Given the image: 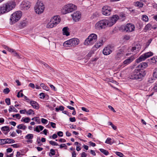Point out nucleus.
I'll return each mask as SVG.
<instances>
[{
    "mask_svg": "<svg viewBox=\"0 0 157 157\" xmlns=\"http://www.w3.org/2000/svg\"><path fill=\"white\" fill-rule=\"evenodd\" d=\"M16 6V2L14 1H9L2 4L0 6V14H3L9 12L14 9Z\"/></svg>",
    "mask_w": 157,
    "mask_h": 157,
    "instance_id": "1",
    "label": "nucleus"
},
{
    "mask_svg": "<svg viewBox=\"0 0 157 157\" xmlns=\"http://www.w3.org/2000/svg\"><path fill=\"white\" fill-rule=\"evenodd\" d=\"M145 75L146 72L144 70L136 68L129 76V78L132 79L141 80Z\"/></svg>",
    "mask_w": 157,
    "mask_h": 157,
    "instance_id": "2",
    "label": "nucleus"
},
{
    "mask_svg": "<svg viewBox=\"0 0 157 157\" xmlns=\"http://www.w3.org/2000/svg\"><path fill=\"white\" fill-rule=\"evenodd\" d=\"M79 41L78 39L73 38L68 40L65 42L63 44V46L66 48L68 49L71 47H74L77 45Z\"/></svg>",
    "mask_w": 157,
    "mask_h": 157,
    "instance_id": "3",
    "label": "nucleus"
},
{
    "mask_svg": "<svg viewBox=\"0 0 157 157\" xmlns=\"http://www.w3.org/2000/svg\"><path fill=\"white\" fill-rule=\"evenodd\" d=\"M77 9V6L72 3H69L65 5L63 7L62 12L63 14H66L73 12Z\"/></svg>",
    "mask_w": 157,
    "mask_h": 157,
    "instance_id": "4",
    "label": "nucleus"
},
{
    "mask_svg": "<svg viewBox=\"0 0 157 157\" xmlns=\"http://www.w3.org/2000/svg\"><path fill=\"white\" fill-rule=\"evenodd\" d=\"M97 40V36L94 33L91 34L85 40L84 44L90 45L93 44Z\"/></svg>",
    "mask_w": 157,
    "mask_h": 157,
    "instance_id": "5",
    "label": "nucleus"
},
{
    "mask_svg": "<svg viewBox=\"0 0 157 157\" xmlns=\"http://www.w3.org/2000/svg\"><path fill=\"white\" fill-rule=\"evenodd\" d=\"M45 8V6L43 3L39 0L37 1L34 7L35 12L38 14L43 13Z\"/></svg>",
    "mask_w": 157,
    "mask_h": 157,
    "instance_id": "6",
    "label": "nucleus"
},
{
    "mask_svg": "<svg viewBox=\"0 0 157 157\" xmlns=\"http://www.w3.org/2000/svg\"><path fill=\"white\" fill-rule=\"evenodd\" d=\"M21 16V12L20 11H16L12 14L10 18L11 24H13L17 21L20 19Z\"/></svg>",
    "mask_w": 157,
    "mask_h": 157,
    "instance_id": "7",
    "label": "nucleus"
},
{
    "mask_svg": "<svg viewBox=\"0 0 157 157\" xmlns=\"http://www.w3.org/2000/svg\"><path fill=\"white\" fill-rule=\"evenodd\" d=\"M108 20L103 19L98 22L95 25V28L97 29H105L109 26Z\"/></svg>",
    "mask_w": 157,
    "mask_h": 157,
    "instance_id": "8",
    "label": "nucleus"
},
{
    "mask_svg": "<svg viewBox=\"0 0 157 157\" xmlns=\"http://www.w3.org/2000/svg\"><path fill=\"white\" fill-rule=\"evenodd\" d=\"M134 25L132 24L128 23L125 25H122L121 29L123 31L127 32H131L135 30Z\"/></svg>",
    "mask_w": 157,
    "mask_h": 157,
    "instance_id": "9",
    "label": "nucleus"
},
{
    "mask_svg": "<svg viewBox=\"0 0 157 157\" xmlns=\"http://www.w3.org/2000/svg\"><path fill=\"white\" fill-rule=\"evenodd\" d=\"M153 54V53L151 52L145 53L141 55L136 60V62L137 63H139L140 62L144 60L147 58L152 56Z\"/></svg>",
    "mask_w": 157,
    "mask_h": 157,
    "instance_id": "10",
    "label": "nucleus"
},
{
    "mask_svg": "<svg viewBox=\"0 0 157 157\" xmlns=\"http://www.w3.org/2000/svg\"><path fill=\"white\" fill-rule=\"evenodd\" d=\"M119 17L117 15H113L109 20H108L109 26L111 27L119 19Z\"/></svg>",
    "mask_w": 157,
    "mask_h": 157,
    "instance_id": "11",
    "label": "nucleus"
},
{
    "mask_svg": "<svg viewBox=\"0 0 157 157\" xmlns=\"http://www.w3.org/2000/svg\"><path fill=\"white\" fill-rule=\"evenodd\" d=\"M111 10L110 7L107 6H104L102 9V13L105 16H109L111 14Z\"/></svg>",
    "mask_w": 157,
    "mask_h": 157,
    "instance_id": "12",
    "label": "nucleus"
},
{
    "mask_svg": "<svg viewBox=\"0 0 157 157\" xmlns=\"http://www.w3.org/2000/svg\"><path fill=\"white\" fill-rule=\"evenodd\" d=\"M141 48V47L140 45H136L135 46L129 47L128 50V52H134L136 54L139 52Z\"/></svg>",
    "mask_w": 157,
    "mask_h": 157,
    "instance_id": "13",
    "label": "nucleus"
},
{
    "mask_svg": "<svg viewBox=\"0 0 157 157\" xmlns=\"http://www.w3.org/2000/svg\"><path fill=\"white\" fill-rule=\"evenodd\" d=\"M112 48L110 46H108L104 48L102 51L103 54L105 55H108L111 54L112 52Z\"/></svg>",
    "mask_w": 157,
    "mask_h": 157,
    "instance_id": "14",
    "label": "nucleus"
},
{
    "mask_svg": "<svg viewBox=\"0 0 157 157\" xmlns=\"http://www.w3.org/2000/svg\"><path fill=\"white\" fill-rule=\"evenodd\" d=\"M71 15L73 20L75 21H78L81 17V14L79 11L74 12Z\"/></svg>",
    "mask_w": 157,
    "mask_h": 157,
    "instance_id": "15",
    "label": "nucleus"
},
{
    "mask_svg": "<svg viewBox=\"0 0 157 157\" xmlns=\"http://www.w3.org/2000/svg\"><path fill=\"white\" fill-rule=\"evenodd\" d=\"M30 6V3L27 1L22 2L21 5V8L24 10H28Z\"/></svg>",
    "mask_w": 157,
    "mask_h": 157,
    "instance_id": "16",
    "label": "nucleus"
},
{
    "mask_svg": "<svg viewBox=\"0 0 157 157\" xmlns=\"http://www.w3.org/2000/svg\"><path fill=\"white\" fill-rule=\"evenodd\" d=\"M135 58L134 56H131L124 61L123 62V65H127L130 64L135 59Z\"/></svg>",
    "mask_w": 157,
    "mask_h": 157,
    "instance_id": "17",
    "label": "nucleus"
},
{
    "mask_svg": "<svg viewBox=\"0 0 157 157\" xmlns=\"http://www.w3.org/2000/svg\"><path fill=\"white\" fill-rule=\"evenodd\" d=\"M51 20L52 22L54 24L56 25L60 22V19L59 16H56L52 17Z\"/></svg>",
    "mask_w": 157,
    "mask_h": 157,
    "instance_id": "18",
    "label": "nucleus"
},
{
    "mask_svg": "<svg viewBox=\"0 0 157 157\" xmlns=\"http://www.w3.org/2000/svg\"><path fill=\"white\" fill-rule=\"evenodd\" d=\"M34 135L32 134H28L25 136V138L28 140L27 142L30 143H32L33 140H32L33 138Z\"/></svg>",
    "mask_w": 157,
    "mask_h": 157,
    "instance_id": "19",
    "label": "nucleus"
},
{
    "mask_svg": "<svg viewBox=\"0 0 157 157\" xmlns=\"http://www.w3.org/2000/svg\"><path fill=\"white\" fill-rule=\"evenodd\" d=\"M124 55V52L121 50H119L117 52L115 56L116 59L119 60Z\"/></svg>",
    "mask_w": 157,
    "mask_h": 157,
    "instance_id": "20",
    "label": "nucleus"
},
{
    "mask_svg": "<svg viewBox=\"0 0 157 157\" xmlns=\"http://www.w3.org/2000/svg\"><path fill=\"white\" fill-rule=\"evenodd\" d=\"M1 130L3 133L5 135L7 134L10 131L9 127L7 126L2 127Z\"/></svg>",
    "mask_w": 157,
    "mask_h": 157,
    "instance_id": "21",
    "label": "nucleus"
},
{
    "mask_svg": "<svg viewBox=\"0 0 157 157\" xmlns=\"http://www.w3.org/2000/svg\"><path fill=\"white\" fill-rule=\"evenodd\" d=\"M147 64L146 62H142L139 64L136 67L137 68L143 69L147 67Z\"/></svg>",
    "mask_w": 157,
    "mask_h": 157,
    "instance_id": "22",
    "label": "nucleus"
},
{
    "mask_svg": "<svg viewBox=\"0 0 157 157\" xmlns=\"http://www.w3.org/2000/svg\"><path fill=\"white\" fill-rule=\"evenodd\" d=\"M30 104L33 108L36 109H39V105L36 101H30Z\"/></svg>",
    "mask_w": 157,
    "mask_h": 157,
    "instance_id": "23",
    "label": "nucleus"
},
{
    "mask_svg": "<svg viewBox=\"0 0 157 157\" xmlns=\"http://www.w3.org/2000/svg\"><path fill=\"white\" fill-rule=\"evenodd\" d=\"M135 6L138 7L139 8L142 7L144 6V4L141 1H137L134 3Z\"/></svg>",
    "mask_w": 157,
    "mask_h": 157,
    "instance_id": "24",
    "label": "nucleus"
},
{
    "mask_svg": "<svg viewBox=\"0 0 157 157\" xmlns=\"http://www.w3.org/2000/svg\"><path fill=\"white\" fill-rule=\"evenodd\" d=\"M68 27H65L63 29V34L64 35L68 36L69 35L70 33L68 31Z\"/></svg>",
    "mask_w": 157,
    "mask_h": 157,
    "instance_id": "25",
    "label": "nucleus"
},
{
    "mask_svg": "<svg viewBox=\"0 0 157 157\" xmlns=\"http://www.w3.org/2000/svg\"><path fill=\"white\" fill-rule=\"evenodd\" d=\"M103 41L101 40L98 42L94 46V47L96 49H98L103 44Z\"/></svg>",
    "mask_w": 157,
    "mask_h": 157,
    "instance_id": "26",
    "label": "nucleus"
},
{
    "mask_svg": "<svg viewBox=\"0 0 157 157\" xmlns=\"http://www.w3.org/2000/svg\"><path fill=\"white\" fill-rule=\"evenodd\" d=\"M44 128V127L41 125H38L37 126L34 130L37 132H40V131H42Z\"/></svg>",
    "mask_w": 157,
    "mask_h": 157,
    "instance_id": "27",
    "label": "nucleus"
},
{
    "mask_svg": "<svg viewBox=\"0 0 157 157\" xmlns=\"http://www.w3.org/2000/svg\"><path fill=\"white\" fill-rule=\"evenodd\" d=\"M17 128L18 129H22L23 130H25L27 128V127L26 125L23 124H19L17 126Z\"/></svg>",
    "mask_w": 157,
    "mask_h": 157,
    "instance_id": "28",
    "label": "nucleus"
},
{
    "mask_svg": "<svg viewBox=\"0 0 157 157\" xmlns=\"http://www.w3.org/2000/svg\"><path fill=\"white\" fill-rule=\"evenodd\" d=\"M56 26V25L53 23L51 20L47 25L46 27L48 28H52Z\"/></svg>",
    "mask_w": 157,
    "mask_h": 157,
    "instance_id": "29",
    "label": "nucleus"
},
{
    "mask_svg": "<svg viewBox=\"0 0 157 157\" xmlns=\"http://www.w3.org/2000/svg\"><path fill=\"white\" fill-rule=\"evenodd\" d=\"M12 111L16 113L18 112V110L16 109H15L13 106L11 105L9 107V111L10 113Z\"/></svg>",
    "mask_w": 157,
    "mask_h": 157,
    "instance_id": "30",
    "label": "nucleus"
},
{
    "mask_svg": "<svg viewBox=\"0 0 157 157\" xmlns=\"http://www.w3.org/2000/svg\"><path fill=\"white\" fill-rule=\"evenodd\" d=\"M30 119L28 117H23L21 120V121L24 122L25 123H28L30 121Z\"/></svg>",
    "mask_w": 157,
    "mask_h": 157,
    "instance_id": "31",
    "label": "nucleus"
},
{
    "mask_svg": "<svg viewBox=\"0 0 157 157\" xmlns=\"http://www.w3.org/2000/svg\"><path fill=\"white\" fill-rule=\"evenodd\" d=\"M100 151L106 155H107L109 154V152L106 150L102 148H100L99 149Z\"/></svg>",
    "mask_w": 157,
    "mask_h": 157,
    "instance_id": "32",
    "label": "nucleus"
},
{
    "mask_svg": "<svg viewBox=\"0 0 157 157\" xmlns=\"http://www.w3.org/2000/svg\"><path fill=\"white\" fill-rule=\"evenodd\" d=\"M6 139V144H12L15 142V141L14 140L11 139L9 138H7Z\"/></svg>",
    "mask_w": 157,
    "mask_h": 157,
    "instance_id": "33",
    "label": "nucleus"
},
{
    "mask_svg": "<svg viewBox=\"0 0 157 157\" xmlns=\"http://www.w3.org/2000/svg\"><path fill=\"white\" fill-rule=\"evenodd\" d=\"M40 85V86H41L43 89L45 90L46 91H48L49 90V87L48 86H45L44 83H41Z\"/></svg>",
    "mask_w": 157,
    "mask_h": 157,
    "instance_id": "34",
    "label": "nucleus"
},
{
    "mask_svg": "<svg viewBox=\"0 0 157 157\" xmlns=\"http://www.w3.org/2000/svg\"><path fill=\"white\" fill-rule=\"evenodd\" d=\"M34 111L31 109H29L28 111L26 110V114L27 115H30L32 114H34Z\"/></svg>",
    "mask_w": 157,
    "mask_h": 157,
    "instance_id": "35",
    "label": "nucleus"
},
{
    "mask_svg": "<svg viewBox=\"0 0 157 157\" xmlns=\"http://www.w3.org/2000/svg\"><path fill=\"white\" fill-rule=\"evenodd\" d=\"M105 143L110 145H111L113 143V142L111 141V139L109 137L107 138Z\"/></svg>",
    "mask_w": 157,
    "mask_h": 157,
    "instance_id": "36",
    "label": "nucleus"
},
{
    "mask_svg": "<svg viewBox=\"0 0 157 157\" xmlns=\"http://www.w3.org/2000/svg\"><path fill=\"white\" fill-rule=\"evenodd\" d=\"M142 20L143 21L145 22H147L148 20V17L146 15H144L142 16Z\"/></svg>",
    "mask_w": 157,
    "mask_h": 157,
    "instance_id": "37",
    "label": "nucleus"
},
{
    "mask_svg": "<svg viewBox=\"0 0 157 157\" xmlns=\"http://www.w3.org/2000/svg\"><path fill=\"white\" fill-rule=\"evenodd\" d=\"M64 109V107L62 106H60L59 107L56 108V111L58 112L59 110L63 111Z\"/></svg>",
    "mask_w": 157,
    "mask_h": 157,
    "instance_id": "38",
    "label": "nucleus"
},
{
    "mask_svg": "<svg viewBox=\"0 0 157 157\" xmlns=\"http://www.w3.org/2000/svg\"><path fill=\"white\" fill-rule=\"evenodd\" d=\"M50 152L49 154V156H50L51 157L52 155H55L56 152L54 150L52 149L50 150Z\"/></svg>",
    "mask_w": 157,
    "mask_h": 157,
    "instance_id": "39",
    "label": "nucleus"
},
{
    "mask_svg": "<svg viewBox=\"0 0 157 157\" xmlns=\"http://www.w3.org/2000/svg\"><path fill=\"white\" fill-rule=\"evenodd\" d=\"M13 55L15 56H16L18 58L21 59V56H20L14 50V52H13Z\"/></svg>",
    "mask_w": 157,
    "mask_h": 157,
    "instance_id": "40",
    "label": "nucleus"
},
{
    "mask_svg": "<svg viewBox=\"0 0 157 157\" xmlns=\"http://www.w3.org/2000/svg\"><path fill=\"white\" fill-rule=\"evenodd\" d=\"M153 75L154 77L157 78V67L154 69Z\"/></svg>",
    "mask_w": 157,
    "mask_h": 157,
    "instance_id": "41",
    "label": "nucleus"
},
{
    "mask_svg": "<svg viewBox=\"0 0 157 157\" xmlns=\"http://www.w3.org/2000/svg\"><path fill=\"white\" fill-rule=\"evenodd\" d=\"M6 144V139H0V144L2 145Z\"/></svg>",
    "mask_w": 157,
    "mask_h": 157,
    "instance_id": "42",
    "label": "nucleus"
},
{
    "mask_svg": "<svg viewBox=\"0 0 157 157\" xmlns=\"http://www.w3.org/2000/svg\"><path fill=\"white\" fill-rule=\"evenodd\" d=\"M115 154L117 155L120 157H123L124 156L123 154L121 152L116 151Z\"/></svg>",
    "mask_w": 157,
    "mask_h": 157,
    "instance_id": "43",
    "label": "nucleus"
},
{
    "mask_svg": "<svg viewBox=\"0 0 157 157\" xmlns=\"http://www.w3.org/2000/svg\"><path fill=\"white\" fill-rule=\"evenodd\" d=\"M49 143L52 146H58L59 145L56 142L52 140L50 141Z\"/></svg>",
    "mask_w": 157,
    "mask_h": 157,
    "instance_id": "44",
    "label": "nucleus"
},
{
    "mask_svg": "<svg viewBox=\"0 0 157 157\" xmlns=\"http://www.w3.org/2000/svg\"><path fill=\"white\" fill-rule=\"evenodd\" d=\"M10 91L9 89L8 88H6L3 91V92L4 93L6 94H8Z\"/></svg>",
    "mask_w": 157,
    "mask_h": 157,
    "instance_id": "45",
    "label": "nucleus"
},
{
    "mask_svg": "<svg viewBox=\"0 0 157 157\" xmlns=\"http://www.w3.org/2000/svg\"><path fill=\"white\" fill-rule=\"evenodd\" d=\"M151 25L150 24H148L145 27V29L146 30H148L150 29Z\"/></svg>",
    "mask_w": 157,
    "mask_h": 157,
    "instance_id": "46",
    "label": "nucleus"
},
{
    "mask_svg": "<svg viewBox=\"0 0 157 157\" xmlns=\"http://www.w3.org/2000/svg\"><path fill=\"white\" fill-rule=\"evenodd\" d=\"M41 121L42 123L45 124H47L48 123V121L43 118H41Z\"/></svg>",
    "mask_w": 157,
    "mask_h": 157,
    "instance_id": "47",
    "label": "nucleus"
},
{
    "mask_svg": "<svg viewBox=\"0 0 157 157\" xmlns=\"http://www.w3.org/2000/svg\"><path fill=\"white\" fill-rule=\"evenodd\" d=\"M123 39L125 40H129L130 39V36L129 35H124L123 36Z\"/></svg>",
    "mask_w": 157,
    "mask_h": 157,
    "instance_id": "48",
    "label": "nucleus"
},
{
    "mask_svg": "<svg viewBox=\"0 0 157 157\" xmlns=\"http://www.w3.org/2000/svg\"><path fill=\"white\" fill-rule=\"evenodd\" d=\"M11 146L14 148H17L19 147L20 145L19 144H16L11 145Z\"/></svg>",
    "mask_w": 157,
    "mask_h": 157,
    "instance_id": "49",
    "label": "nucleus"
},
{
    "mask_svg": "<svg viewBox=\"0 0 157 157\" xmlns=\"http://www.w3.org/2000/svg\"><path fill=\"white\" fill-rule=\"evenodd\" d=\"M20 24L21 27L23 28L26 25L27 23L25 21H23L21 22Z\"/></svg>",
    "mask_w": 157,
    "mask_h": 157,
    "instance_id": "50",
    "label": "nucleus"
},
{
    "mask_svg": "<svg viewBox=\"0 0 157 157\" xmlns=\"http://www.w3.org/2000/svg\"><path fill=\"white\" fill-rule=\"evenodd\" d=\"M41 140L39 137H37V139L36 142L37 143V144H38V145L39 146H41L42 144L41 143Z\"/></svg>",
    "mask_w": 157,
    "mask_h": 157,
    "instance_id": "51",
    "label": "nucleus"
},
{
    "mask_svg": "<svg viewBox=\"0 0 157 157\" xmlns=\"http://www.w3.org/2000/svg\"><path fill=\"white\" fill-rule=\"evenodd\" d=\"M5 102L7 105H10V100L9 98H6L5 100Z\"/></svg>",
    "mask_w": 157,
    "mask_h": 157,
    "instance_id": "52",
    "label": "nucleus"
},
{
    "mask_svg": "<svg viewBox=\"0 0 157 157\" xmlns=\"http://www.w3.org/2000/svg\"><path fill=\"white\" fill-rule=\"evenodd\" d=\"M152 40V39H150L148 41V42L146 43V48L147 47L149 46L150 44L151 43Z\"/></svg>",
    "mask_w": 157,
    "mask_h": 157,
    "instance_id": "53",
    "label": "nucleus"
},
{
    "mask_svg": "<svg viewBox=\"0 0 157 157\" xmlns=\"http://www.w3.org/2000/svg\"><path fill=\"white\" fill-rule=\"evenodd\" d=\"M19 112L21 114H26V109H21L20 110Z\"/></svg>",
    "mask_w": 157,
    "mask_h": 157,
    "instance_id": "54",
    "label": "nucleus"
},
{
    "mask_svg": "<svg viewBox=\"0 0 157 157\" xmlns=\"http://www.w3.org/2000/svg\"><path fill=\"white\" fill-rule=\"evenodd\" d=\"M39 95L40 96V98L41 99H44L45 97V94L43 93H40V94Z\"/></svg>",
    "mask_w": 157,
    "mask_h": 157,
    "instance_id": "55",
    "label": "nucleus"
},
{
    "mask_svg": "<svg viewBox=\"0 0 157 157\" xmlns=\"http://www.w3.org/2000/svg\"><path fill=\"white\" fill-rule=\"evenodd\" d=\"M63 147H64L65 149H66L67 148V146L65 144H62L60 145V148H62Z\"/></svg>",
    "mask_w": 157,
    "mask_h": 157,
    "instance_id": "56",
    "label": "nucleus"
},
{
    "mask_svg": "<svg viewBox=\"0 0 157 157\" xmlns=\"http://www.w3.org/2000/svg\"><path fill=\"white\" fill-rule=\"evenodd\" d=\"M57 135L60 137H62L63 136V133L62 131L58 132L57 133Z\"/></svg>",
    "mask_w": 157,
    "mask_h": 157,
    "instance_id": "57",
    "label": "nucleus"
},
{
    "mask_svg": "<svg viewBox=\"0 0 157 157\" xmlns=\"http://www.w3.org/2000/svg\"><path fill=\"white\" fill-rule=\"evenodd\" d=\"M49 123L51 125V126L53 128H56V124L55 123H54L52 122H49Z\"/></svg>",
    "mask_w": 157,
    "mask_h": 157,
    "instance_id": "58",
    "label": "nucleus"
},
{
    "mask_svg": "<svg viewBox=\"0 0 157 157\" xmlns=\"http://www.w3.org/2000/svg\"><path fill=\"white\" fill-rule=\"evenodd\" d=\"M69 120L71 122H74L76 121V119L75 117H70L69 118Z\"/></svg>",
    "mask_w": 157,
    "mask_h": 157,
    "instance_id": "59",
    "label": "nucleus"
},
{
    "mask_svg": "<svg viewBox=\"0 0 157 157\" xmlns=\"http://www.w3.org/2000/svg\"><path fill=\"white\" fill-rule=\"evenodd\" d=\"M82 110L86 112H89V110L85 107H82L81 108Z\"/></svg>",
    "mask_w": 157,
    "mask_h": 157,
    "instance_id": "60",
    "label": "nucleus"
},
{
    "mask_svg": "<svg viewBox=\"0 0 157 157\" xmlns=\"http://www.w3.org/2000/svg\"><path fill=\"white\" fill-rule=\"evenodd\" d=\"M10 136L13 137H15L16 135V133L14 132H10Z\"/></svg>",
    "mask_w": 157,
    "mask_h": 157,
    "instance_id": "61",
    "label": "nucleus"
},
{
    "mask_svg": "<svg viewBox=\"0 0 157 157\" xmlns=\"http://www.w3.org/2000/svg\"><path fill=\"white\" fill-rule=\"evenodd\" d=\"M15 118L18 119H20L21 117V115L19 113L15 114Z\"/></svg>",
    "mask_w": 157,
    "mask_h": 157,
    "instance_id": "62",
    "label": "nucleus"
},
{
    "mask_svg": "<svg viewBox=\"0 0 157 157\" xmlns=\"http://www.w3.org/2000/svg\"><path fill=\"white\" fill-rule=\"evenodd\" d=\"M29 86L31 87L33 89H34L35 87L34 84L32 83H30L29 84Z\"/></svg>",
    "mask_w": 157,
    "mask_h": 157,
    "instance_id": "63",
    "label": "nucleus"
},
{
    "mask_svg": "<svg viewBox=\"0 0 157 157\" xmlns=\"http://www.w3.org/2000/svg\"><path fill=\"white\" fill-rule=\"evenodd\" d=\"M87 156V155L86 153L84 152H83L81 154V157H86Z\"/></svg>",
    "mask_w": 157,
    "mask_h": 157,
    "instance_id": "64",
    "label": "nucleus"
}]
</instances>
